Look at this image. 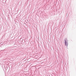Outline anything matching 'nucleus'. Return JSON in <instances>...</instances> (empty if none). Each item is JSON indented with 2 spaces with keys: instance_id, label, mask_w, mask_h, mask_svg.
Instances as JSON below:
<instances>
[{
  "instance_id": "f257e3e1",
  "label": "nucleus",
  "mask_w": 76,
  "mask_h": 76,
  "mask_svg": "<svg viewBox=\"0 0 76 76\" xmlns=\"http://www.w3.org/2000/svg\"><path fill=\"white\" fill-rule=\"evenodd\" d=\"M65 45L66 46H67L68 45V40H67V38H65Z\"/></svg>"
}]
</instances>
